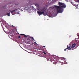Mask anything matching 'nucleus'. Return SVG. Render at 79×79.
<instances>
[{
	"label": "nucleus",
	"mask_w": 79,
	"mask_h": 79,
	"mask_svg": "<svg viewBox=\"0 0 79 79\" xmlns=\"http://www.w3.org/2000/svg\"><path fill=\"white\" fill-rule=\"evenodd\" d=\"M59 6H53L54 8L57 9V13H62L63 11V8H66V6L64 3L59 2L58 3Z\"/></svg>",
	"instance_id": "nucleus-1"
},
{
	"label": "nucleus",
	"mask_w": 79,
	"mask_h": 79,
	"mask_svg": "<svg viewBox=\"0 0 79 79\" xmlns=\"http://www.w3.org/2000/svg\"><path fill=\"white\" fill-rule=\"evenodd\" d=\"M77 44H76L75 43H74L73 44L72 46L71 44H69V45H68L67 46V48H66L64 50V51H66V50H72V49H73V48H74L75 47H76V45Z\"/></svg>",
	"instance_id": "nucleus-2"
},
{
	"label": "nucleus",
	"mask_w": 79,
	"mask_h": 79,
	"mask_svg": "<svg viewBox=\"0 0 79 79\" xmlns=\"http://www.w3.org/2000/svg\"><path fill=\"white\" fill-rule=\"evenodd\" d=\"M44 11H45L44 9H42L41 10V11H38L37 13H38V14H40L39 16L42 14H43L44 16H46V14L44 13Z\"/></svg>",
	"instance_id": "nucleus-3"
},
{
	"label": "nucleus",
	"mask_w": 79,
	"mask_h": 79,
	"mask_svg": "<svg viewBox=\"0 0 79 79\" xmlns=\"http://www.w3.org/2000/svg\"><path fill=\"white\" fill-rule=\"evenodd\" d=\"M26 44H30V42L29 41H27L26 42Z\"/></svg>",
	"instance_id": "nucleus-4"
},
{
	"label": "nucleus",
	"mask_w": 79,
	"mask_h": 79,
	"mask_svg": "<svg viewBox=\"0 0 79 79\" xmlns=\"http://www.w3.org/2000/svg\"><path fill=\"white\" fill-rule=\"evenodd\" d=\"M47 61H51V62H53V60L52 61V60H51L50 59H49L48 58L47 59Z\"/></svg>",
	"instance_id": "nucleus-5"
},
{
	"label": "nucleus",
	"mask_w": 79,
	"mask_h": 79,
	"mask_svg": "<svg viewBox=\"0 0 79 79\" xmlns=\"http://www.w3.org/2000/svg\"><path fill=\"white\" fill-rule=\"evenodd\" d=\"M14 10L12 11H11L10 12H11V14H13V12H15V11L16 10Z\"/></svg>",
	"instance_id": "nucleus-6"
},
{
	"label": "nucleus",
	"mask_w": 79,
	"mask_h": 79,
	"mask_svg": "<svg viewBox=\"0 0 79 79\" xmlns=\"http://www.w3.org/2000/svg\"><path fill=\"white\" fill-rule=\"evenodd\" d=\"M7 15L8 16H10V13H7Z\"/></svg>",
	"instance_id": "nucleus-7"
},
{
	"label": "nucleus",
	"mask_w": 79,
	"mask_h": 79,
	"mask_svg": "<svg viewBox=\"0 0 79 79\" xmlns=\"http://www.w3.org/2000/svg\"><path fill=\"white\" fill-rule=\"evenodd\" d=\"M66 59L65 58H62V60H63L64 61V60H65V59Z\"/></svg>",
	"instance_id": "nucleus-8"
},
{
	"label": "nucleus",
	"mask_w": 79,
	"mask_h": 79,
	"mask_svg": "<svg viewBox=\"0 0 79 79\" xmlns=\"http://www.w3.org/2000/svg\"><path fill=\"white\" fill-rule=\"evenodd\" d=\"M43 53H44V54H45V55H46L47 53H46V52H43Z\"/></svg>",
	"instance_id": "nucleus-9"
},
{
	"label": "nucleus",
	"mask_w": 79,
	"mask_h": 79,
	"mask_svg": "<svg viewBox=\"0 0 79 79\" xmlns=\"http://www.w3.org/2000/svg\"><path fill=\"white\" fill-rule=\"evenodd\" d=\"M21 38V36H19L18 39H20Z\"/></svg>",
	"instance_id": "nucleus-10"
},
{
	"label": "nucleus",
	"mask_w": 79,
	"mask_h": 79,
	"mask_svg": "<svg viewBox=\"0 0 79 79\" xmlns=\"http://www.w3.org/2000/svg\"><path fill=\"white\" fill-rule=\"evenodd\" d=\"M53 64H56V62H53Z\"/></svg>",
	"instance_id": "nucleus-11"
},
{
	"label": "nucleus",
	"mask_w": 79,
	"mask_h": 79,
	"mask_svg": "<svg viewBox=\"0 0 79 79\" xmlns=\"http://www.w3.org/2000/svg\"><path fill=\"white\" fill-rule=\"evenodd\" d=\"M20 35H24V34H20Z\"/></svg>",
	"instance_id": "nucleus-12"
},
{
	"label": "nucleus",
	"mask_w": 79,
	"mask_h": 79,
	"mask_svg": "<svg viewBox=\"0 0 79 79\" xmlns=\"http://www.w3.org/2000/svg\"><path fill=\"white\" fill-rule=\"evenodd\" d=\"M31 39H32V40H34V38H33V37L31 38Z\"/></svg>",
	"instance_id": "nucleus-13"
},
{
	"label": "nucleus",
	"mask_w": 79,
	"mask_h": 79,
	"mask_svg": "<svg viewBox=\"0 0 79 79\" xmlns=\"http://www.w3.org/2000/svg\"><path fill=\"white\" fill-rule=\"evenodd\" d=\"M12 27H15V26H14L13 25H12Z\"/></svg>",
	"instance_id": "nucleus-14"
},
{
	"label": "nucleus",
	"mask_w": 79,
	"mask_h": 79,
	"mask_svg": "<svg viewBox=\"0 0 79 79\" xmlns=\"http://www.w3.org/2000/svg\"><path fill=\"white\" fill-rule=\"evenodd\" d=\"M24 36H25V37H27V36H27L26 35H25Z\"/></svg>",
	"instance_id": "nucleus-15"
},
{
	"label": "nucleus",
	"mask_w": 79,
	"mask_h": 79,
	"mask_svg": "<svg viewBox=\"0 0 79 79\" xmlns=\"http://www.w3.org/2000/svg\"><path fill=\"white\" fill-rule=\"evenodd\" d=\"M34 44H37V43H36V42H34Z\"/></svg>",
	"instance_id": "nucleus-16"
},
{
	"label": "nucleus",
	"mask_w": 79,
	"mask_h": 79,
	"mask_svg": "<svg viewBox=\"0 0 79 79\" xmlns=\"http://www.w3.org/2000/svg\"><path fill=\"white\" fill-rule=\"evenodd\" d=\"M77 2L79 3V0H78Z\"/></svg>",
	"instance_id": "nucleus-17"
},
{
	"label": "nucleus",
	"mask_w": 79,
	"mask_h": 79,
	"mask_svg": "<svg viewBox=\"0 0 79 79\" xmlns=\"http://www.w3.org/2000/svg\"><path fill=\"white\" fill-rule=\"evenodd\" d=\"M45 47V46H43V47Z\"/></svg>",
	"instance_id": "nucleus-18"
}]
</instances>
